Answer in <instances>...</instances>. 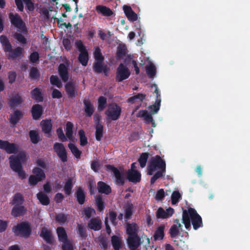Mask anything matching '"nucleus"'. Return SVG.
<instances>
[{"instance_id":"nucleus-1","label":"nucleus","mask_w":250,"mask_h":250,"mask_svg":"<svg viewBox=\"0 0 250 250\" xmlns=\"http://www.w3.org/2000/svg\"><path fill=\"white\" fill-rule=\"evenodd\" d=\"M182 223L184 224L186 229H188L191 227V223L193 229H198L203 226L201 217L193 208H188V210L185 209L183 211Z\"/></svg>"},{"instance_id":"nucleus-2","label":"nucleus","mask_w":250,"mask_h":250,"mask_svg":"<svg viewBox=\"0 0 250 250\" xmlns=\"http://www.w3.org/2000/svg\"><path fill=\"white\" fill-rule=\"evenodd\" d=\"M147 169V174L149 175H153L156 170L166 171V162L160 156L157 155L151 158Z\"/></svg>"},{"instance_id":"nucleus-3","label":"nucleus","mask_w":250,"mask_h":250,"mask_svg":"<svg viewBox=\"0 0 250 250\" xmlns=\"http://www.w3.org/2000/svg\"><path fill=\"white\" fill-rule=\"evenodd\" d=\"M12 231L17 236L28 238L31 234L32 229L29 222H21L12 228Z\"/></svg>"},{"instance_id":"nucleus-4","label":"nucleus","mask_w":250,"mask_h":250,"mask_svg":"<svg viewBox=\"0 0 250 250\" xmlns=\"http://www.w3.org/2000/svg\"><path fill=\"white\" fill-rule=\"evenodd\" d=\"M9 159L11 168L14 171H17L22 168V164L26 161V152L20 151L16 156L11 155Z\"/></svg>"},{"instance_id":"nucleus-5","label":"nucleus","mask_w":250,"mask_h":250,"mask_svg":"<svg viewBox=\"0 0 250 250\" xmlns=\"http://www.w3.org/2000/svg\"><path fill=\"white\" fill-rule=\"evenodd\" d=\"M75 46L80 52L78 60L83 66H86L87 65L89 56L88 51L83 45L81 40H79L75 42Z\"/></svg>"},{"instance_id":"nucleus-6","label":"nucleus","mask_w":250,"mask_h":250,"mask_svg":"<svg viewBox=\"0 0 250 250\" xmlns=\"http://www.w3.org/2000/svg\"><path fill=\"white\" fill-rule=\"evenodd\" d=\"M9 18L12 25L18 29V31L24 34L27 33V30L25 23L22 21L21 16L17 13L13 14L10 13L9 14Z\"/></svg>"},{"instance_id":"nucleus-7","label":"nucleus","mask_w":250,"mask_h":250,"mask_svg":"<svg viewBox=\"0 0 250 250\" xmlns=\"http://www.w3.org/2000/svg\"><path fill=\"white\" fill-rule=\"evenodd\" d=\"M122 112L121 106L116 103L109 104L105 114L107 118L112 121L117 120L120 117Z\"/></svg>"},{"instance_id":"nucleus-8","label":"nucleus","mask_w":250,"mask_h":250,"mask_svg":"<svg viewBox=\"0 0 250 250\" xmlns=\"http://www.w3.org/2000/svg\"><path fill=\"white\" fill-rule=\"evenodd\" d=\"M130 72L129 69L123 63H120L117 68L115 80L116 82L119 83L129 78Z\"/></svg>"},{"instance_id":"nucleus-9","label":"nucleus","mask_w":250,"mask_h":250,"mask_svg":"<svg viewBox=\"0 0 250 250\" xmlns=\"http://www.w3.org/2000/svg\"><path fill=\"white\" fill-rule=\"evenodd\" d=\"M105 167L107 170H111L113 172L116 179V184L117 186H123L125 184V178L123 173L121 172L113 165H106Z\"/></svg>"},{"instance_id":"nucleus-10","label":"nucleus","mask_w":250,"mask_h":250,"mask_svg":"<svg viewBox=\"0 0 250 250\" xmlns=\"http://www.w3.org/2000/svg\"><path fill=\"white\" fill-rule=\"evenodd\" d=\"M53 149L62 162L67 161V151L63 144L55 143L53 145Z\"/></svg>"},{"instance_id":"nucleus-11","label":"nucleus","mask_w":250,"mask_h":250,"mask_svg":"<svg viewBox=\"0 0 250 250\" xmlns=\"http://www.w3.org/2000/svg\"><path fill=\"white\" fill-rule=\"evenodd\" d=\"M93 69L96 73H104L105 76H108L110 70L109 67L104 63V60L94 61Z\"/></svg>"},{"instance_id":"nucleus-12","label":"nucleus","mask_w":250,"mask_h":250,"mask_svg":"<svg viewBox=\"0 0 250 250\" xmlns=\"http://www.w3.org/2000/svg\"><path fill=\"white\" fill-rule=\"evenodd\" d=\"M0 148L5 150L8 154L16 153L18 150L17 145L15 143H10L7 141L0 139Z\"/></svg>"},{"instance_id":"nucleus-13","label":"nucleus","mask_w":250,"mask_h":250,"mask_svg":"<svg viewBox=\"0 0 250 250\" xmlns=\"http://www.w3.org/2000/svg\"><path fill=\"white\" fill-rule=\"evenodd\" d=\"M5 52H9L8 55V59L15 60L18 58H21L24 56V49L21 47L18 46L15 49H12V47L11 49L6 51Z\"/></svg>"},{"instance_id":"nucleus-14","label":"nucleus","mask_w":250,"mask_h":250,"mask_svg":"<svg viewBox=\"0 0 250 250\" xmlns=\"http://www.w3.org/2000/svg\"><path fill=\"white\" fill-rule=\"evenodd\" d=\"M64 89L67 97L69 99H73L78 94V89L75 83L72 81L67 82L64 85Z\"/></svg>"},{"instance_id":"nucleus-15","label":"nucleus","mask_w":250,"mask_h":250,"mask_svg":"<svg viewBox=\"0 0 250 250\" xmlns=\"http://www.w3.org/2000/svg\"><path fill=\"white\" fill-rule=\"evenodd\" d=\"M15 2L18 9L21 12H23L24 10L23 2L28 11H33L35 9L34 4L31 0H15Z\"/></svg>"},{"instance_id":"nucleus-16","label":"nucleus","mask_w":250,"mask_h":250,"mask_svg":"<svg viewBox=\"0 0 250 250\" xmlns=\"http://www.w3.org/2000/svg\"><path fill=\"white\" fill-rule=\"evenodd\" d=\"M174 212V209L171 207H169L166 210L160 207L156 211V216L158 219H167L172 216Z\"/></svg>"},{"instance_id":"nucleus-17","label":"nucleus","mask_w":250,"mask_h":250,"mask_svg":"<svg viewBox=\"0 0 250 250\" xmlns=\"http://www.w3.org/2000/svg\"><path fill=\"white\" fill-rule=\"evenodd\" d=\"M141 239L138 235L128 236L127 239L128 246L130 250H136L140 245Z\"/></svg>"},{"instance_id":"nucleus-18","label":"nucleus","mask_w":250,"mask_h":250,"mask_svg":"<svg viewBox=\"0 0 250 250\" xmlns=\"http://www.w3.org/2000/svg\"><path fill=\"white\" fill-rule=\"evenodd\" d=\"M58 71L62 80L64 83L67 82L69 77L68 67L63 63H60Z\"/></svg>"},{"instance_id":"nucleus-19","label":"nucleus","mask_w":250,"mask_h":250,"mask_svg":"<svg viewBox=\"0 0 250 250\" xmlns=\"http://www.w3.org/2000/svg\"><path fill=\"white\" fill-rule=\"evenodd\" d=\"M127 178L129 182L137 183L141 180V174L137 170L129 169L127 173Z\"/></svg>"},{"instance_id":"nucleus-20","label":"nucleus","mask_w":250,"mask_h":250,"mask_svg":"<svg viewBox=\"0 0 250 250\" xmlns=\"http://www.w3.org/2000/svg\"><path fill=\"white\" fill-rule=\"evenodd\" d=\"M102 223L99 217L91 218L87 224L89 229L94 231H98L102 229Z\"/></svg>"},{"instance_id":"nucleus-21","label":"nucleus","mask_w":250,"mask_h":250,"mask_svg":"<svg viewBox=\"0 0 250 250\" xmlns=\"http://www.w3.org/2000/svg\"><path fill=\"white\" fill-rule=\"evenodd\" d=\"M151 115L152 114L151 113L149 114L146 110H142L139 111L137 116L139 117H143L146 124H149L151 123L152 126L154 127L156 126V124Z\"/></svg>"},{"instance_id":"nucleus-22","label":"nucleus","mask_w":250,"mask_h":250,"mask_svg":"<svg viewBox=\"0 0 250 250\" xmlns=\"http://www.w3.org/2000/svg\"><path fill=\"white\" fill-rule=\"evenodd\" d=\"M125 210V220L127 221L131 218L134 213V206L130 200L126 202V204L124 207Z\"/></svg>"},{"instance_id":"nucleus-23","label":"nucleus","mask_w":250,"mask_h":250,"mask_svg":"<svg viewBox=\"0 0 250 250\" xmlns=\"http://www.w3.org/2000/svg\"><path fill=\"white\" fill-rule=\"evenodd\" d=\"M31 111L33 119L35 120H38L41 118L43 110L42 105L35 104L32 107Z\"/></svg>"},{"instance_id":"nucleus-24","label":"nucleus","mask_w":250,"mask_h":250,"mask_svg":"<svg viewBox=\"0 0 250 250\" xmlns=\"http://www.w3.org/2000/svg\"><path fill=\"white\" fill-rule=\"evenodd\" d=\"M75 197L78 203L82 205L85 201L86 193L82 187H79L75 193Z\"/></svg>"},{"instance_id":"nucleus-25","label":"nucleus","mask_w":250,"mask_h":250,"mask_svg":"<svg viewBox=\"0 0 250 250\" xmlns=\"http://www.w3.org/2000/svg\"><path fill=\"white\" fill-rule=\"evenodd\" d=\"M41 125L42 132L47 137H49L51 136L50 133L52 128L51 120L50 119L42 120L41 122Z\"/></svg>"},{"instance_id":"nucleus-26","label":"nucleus","mask_w":250,"mask_h":250,"mask_svg":"<svg viewBox=\"0 0 250 250\" xmlns=\"http://www.w3.org/2000/svg\"><path fill=\"white\" fill-rule=\"evenodd\" d=\"M84 107L83 110L86 116L90 117L94 112V106L89 99H84L83 101Z\"/></svg>"},{"instance_id":"nucleus-27","label":"nucleus","mask_w":250,"mask_h":250,"mask_svg":"<svg viewBox=\"0 0 250 250\" xmlns=\"http://www.w3.org/2000/svg\"><path fill=\"white\" fill-rule=\"evenodd\" d=\"M174 223L176 224H173L170 228L169 233L171 237L174 238L177 236L179 233V229L182 230V225L177 219L174 220Z\"/></svg>"},{"instance_id":"nucleus-28","label":"nucleus","mask_w":250,"mask_h":250,"mask_svg":"<svg viewBox=\"0 0 250 250\" xmlns=\"http://www.w3.org/2000/svg\"><path fill=\"white\" fill-rule=\"evenodd\" d=\"M26 211V208L22 205L14 206L11 210V215L14 217L22 216Z\"/></svg>"},{"instance_id":"nucleus-29","label":"nucleus","mask_w":250,"mask_h":250,"mask_svg":"<svg viewBox=\"0 0 250 250\" xmlns=\"http://www.w3.org/2000/svg\"><path fill=\"white\" fill-rule=\"evenodd\" d=\"M40 236L42 237L47 243L51 244L53 243V239L52 237L51 232L50 230L46 228L45 227H43L42 229Z\"/></svg>"},{"instance_id":"nucleus-30","label":"nucleus","mask_w":250,"mask_h":250,"mask_svg":"<svg viewBox=\"0 0 250 250\" xmlns=\"http://www.w3.org/2000/svg\"><path fill=\"white\" fill-rule=\"evenodd\" d=\"M31 98L37 102H42L43 101L42 90L39 87H36L31 91Z\"/></svg>"},{"instance_id":"nucleus-31","label":"nucleus","mask_w":250,"mask_h":250,"mask_svg":"<svg viewBox=\"0 0 250 250\" xmlns=\"http://www.w3.org/2000/svg\"><path fill=\"white\" fill-rule=\"evenodd\" d=\"M23 116L22 112L20 110H16L14 113L10 115L9 122L13 126L19 122Z\"/></svg>"},{"instance_id":"nucleus-32","label":"nucleus","mask_w":250,"mask_h":250,"mask_svg":"<svg viewBox=\"0 0 250 250\" xmlns=\"http://www.w3.org/2000/svg\"><path fill=\"white\" fill-rule=\"evenodd\" d=\"M138 227L136 223H126V232L128 236L138 235Z\"/></svg>"},{"instance_id":"nucleus-33","label":"nucleus","mask_w":250,"mask_h":250,"mask_svg":"<svg viewBox=\"0 0 250 250\" xmlns=\"http://www.w3.org/2000/svg\"><path fill=\"white\" fill-rule=\"evenodd\" d=\"M96 10L98 13L105 17H110L113 14V12L109 8L103 5H97L96 7Z\"/></svg>"},{"instance_id":"nucleus-34","label":"nucleus","mask_w":250,"mask_h":250,"mask_svg":"<svg viewBox=\"0 0 250 250\" xmlns=\"http://www.w3.org/2000/svg\"><path fill=\"white\" fill-rule=\"evenodd\" d=\"M99 192L108 195L111 192V188L109 186L104 182L99 181L97 183Z\"/></svg>"},{"instance_id":"nucleus-35","label":"nucleus","mask_w":250,"mask_h":250,"mask_svg":"<svg viewBox=\"0 0 250 250\" xmlns=\"http://www.w3.org/2000/svg\"><path fill=\"white\" fill-rule=\"evenodd\" d=\"M23 100L18 94L12 96L9 100V105L11 108H15L20 105Z\"/></svg>"},{"instance_id":"nucleus-36","label":"nucleus","mask_w":250,"mask_h":250,"mask_svg":"<svg viewBox=\"0 0 250 250\" xmlns=\"http://www.w3.org/2000/svg\"><path fill=\"white\" fill-rule=\"evenodd\" d=\"M56 232L60 242H65L68 240L66 232L64 228L62 227L57 228Z\"/></svg>"},{"instance_id":"nucleus-37","label":"nucleus","mask_w":250,"mask_h":250,"mask_svg":"<svg viewBox=\"0 0 250 250\" xmlns=\"http://www.w3.org/2000/svg\"><path fill=\"white\" fill-rule=\"evenodd\" d=\"M111 242L114 250H120L122 247V242L121 238L117 235H113L111 238Z\"/></svg>"},{"instance_id":"nucleus-38","label":"nucleus","mask_w":250,"mask_h":250,"mask_svg":"<svg viewBox=\"0 0 250 250\" xmlns=\"http://www.w3.org/2000/svg\"><path fill=\"white\" fill-rule=\"evenodd\" d=\"M0 42L3 47V50L5 52L6 51H8V50L11 49L12 47V45L9 42L7 36L5 35H1L0 37Z\"/></svg>"},{"instance_id":"nucleus-39","label":"nucleus","mask_w":250,"mask_h":250,"mask_svg":"<svg viewBox=\"0 0 250 250\" xmlns=\"http://www.w3.org/2000/svg\"><path fill=\"white\" fill-rule=\"evenodd\" d=\"M165 226L161 225L158 227L157 229L155 230L154 232V234L153 235L154 238L155 240H161L163 239L165 233H164V229H165Z\"/></svg>"},{"instance_id":"nucleus-40","label":"nucleus","mask_w":250,"mask_h":250,"mask_svg":"<svg viewBox=\"0 0 250 250\" xmlns=\"http://www.w3.org/2000/svg\"><path fill=\"white\" fill-rule=\"evenodd\" d=\"M37 197L42 205L47 206L50 203L49 197L42 192L37 193Z\"/></svg>"},{"instance_id":"nucleus-41","label":"nucleus","mask_w":250,"mask_h":250,"mask_svg":"<svg viewBox=\"0 0 250 250\" xmlns=\"http://www.w3.org/2000/svg\"><path fill=\"white\" fill-rule=\"evenodd\" d=\"M146 74L149 78L152 79L156 76V68L153 63H151L149 65L146 66Z\"/></svg>"},{"instance_id":"nucleus-42","label":"nucleus","mask_w":250,"mask_h":250,"mask_svg":"<svg viewBox=\"0 0 250 250\" xmlns=\"http://www.w3.org/2000/svg\"><path fill=\"white\" fill-rule=\"evenodd\" d=\"M161 105V101L159 99L155 100V103L152 105L148 106L150 113L151 114H155L158 112L160 109Z\"/></svg>"},{"instance_id":"nucleus-43","label":"nucleus","mask_w":250,"mask_h":250,"mask_svg":"<svg viewBox=\"0 0 250 250\" xmlns=\"http://www.w3.org/2000/svg\"><path fill=\"white\" fill-rule=\"evenodd\" d=\"M24 201L22 195L20 193H16L12 200V204L15 206L22 205Z\"/></svg>"},{"instance_id":"nucleus-44","label":"nucleus","mask_w":250,"mask_h":250,"mask_svg":"<svg viewBox=\"0 0 250 250\" xmlns=\"http://www.w3.org/2000/svg\"><path fill=\"white\" fill-rule=\"evenodd\" d=\"M149 154L148 152L142 153L140 154L138 161L142 168H144L146 167L147 161L149 157Z\"/></svg>"},{"instance_id":"nucleus-45","label":"nucleus","mask_w":250,"mask_h":250,"mask_svg":"<svg viewBox=\"0 0 250 250\" xmlns=\"http://www.w3.org/2000/svg\"><path fill=\"white\" fill-rule=\"evenodd\" d=\"M95 138L97 141H100L103 136L104 127L102 124H98L95 126Z\"/></svg>"},{"instance_id":"nucleus-46","label":"nucleus","mask_w":250,"mask_h":250,"mask_svg":"<svg viewBox=\"0 0 250 250\" xmlns=\"http://www.w3.org/2000/svg\"><path fill=\"white\" fill-rule=\"evenodd\" d=\"M29 136L31 142L34 144H37L40 141L39 133L36 130H30L29 132Z\"/></svg>"},{"instance_id":"nucleus-47","label":"nucleus","mask_w":250,"mask_h":250,"mask_svg":"<svg viewBox=\"0 0 250 250\" xmlns=\"http://www.w3.org/2000/svg\"><path fill=\"white\" fill-rule=\"evenodd\" d=\"M107 99L104 96H100L98 99V110L99 111H103L106 107Z\"/></svg>"},{"instance_id":"nucleus-48","label":"nucleus","mask_w":250,"mask_h":250,"mask_svg":"<svg viewBox=\"0 0 250 250\" xmlns=\"http://www.w3.org/2000/svg\"><path fill=\"white\" fill-rule=\"evenodd\" d=\"M68 146L74 156L76 158L80 159L82 154V151H80L73 144L69 143L68 145Z\"/></svg>"},{"instance_id":"nucleus-49","label":"nucleus","mask_w":250,"mask_h":250,"mask_svg":"<svg viewBox=\"0 0 250 250\" xmlns=\"http://www.w3.org/2000/svg\"><path fill=\"white\" fill-rule=\"evenodd\" d=\"M146 95L142 93H138L127 99V102L130 104H134L137 100L142 102L146 98Z\"/></svg>"},{"instance_id":"nucleus-50","label":"nucleus","mask_w":250,"mask_h":250,"mask_svg":"<svg viewBox=\"0 0 250 250\" xmlns=\"http://www.w3.org/2000/svg\"><path fill=\"white\" fill-rule=\"evenodd\" d=\"M95 201L98 210L100 212L103 211L105 207L102 196L100 195H97Z\"/></svg>"},{"instance_id":"nucleus-51","label":"nucleus","mask_w":250,"mask_h":250,"mask_svg":"<svg viewBox=\"0 0 250 250\" xmlns=\"http://www.w3.org/2000/svg\"><path fill=\"white\" fill-rule=\"evenodd\" d=\"M50 82L52 85H55L59 88L62 87V84L61 80L57 75H51L50 77Z\"/></svg>"},{"instance_id":"nucleus-52","label":"nucleus","mask_w":250,"mask_h":250,"mask_svg":"<svg viewBox=\"0 0 250 250\" xmlns=\"http://www.w3.org/2000/svg\"><path fill=\"white\" fill-rule=\"evenodd\" d=\"M78 134L80 138V145L83 146H86L88 143V141L85 136L84 131L83 129H80L78 132Z\"/></svg>"},{"instance_id":"nucleus-53","label":"nucleus","mask_w":250,"mask_h":250,"mask_svg":"<svg viewBox=\"0 0 250 250\" xmlns=\"http://www.w3.org/2000/svg\"><path fill=\"white\" fill-rule=\"evenodd\" d=\"M73 186L72 179L68 178L64 186V190L66 195H69L71 193Z\"/></svg>"},{"instance_id":"nucleus-54","label":"nucleus","mask_w":250,"mask_h":250,"mask_svg":"<svg viewBox=\"0 0 250 250\" xmlns=\"http://www.w3.org/2000/svg\"><path fill=\"white\" fill-rule=\"evenodd\" d=\"M77 233L82 239H85L87 237L86 230L82 224H77Z\"/></svg>"},{"instance_id":"nucleus-55","label":"nucleus","mask_w":250,"mask_h":250,"mask_svg":"<svg viewBox=\"0 0 250 250\" xmlns=\"http://www.w3.org/2000/svg\"><path fill=\"white\" fill-rule=\"evenodd\" d=\"M125 54V47L124 45H120L117 50L116 59L117 60H121Z\"/></svg>"},{"instance_id":"nucleus-56","label":"nucleus","mask_w":250,"mask_h":250,"mask_svg":"<svg viewBox=\"0 0 250 250\" xmlns=\"http://www.w3.org/2000/svg\"><path fill=\"white\" fill-rule=\"evenodd\" d=\"M33 173L34 174V176H36L39 178H41L42 181L45 179V175L43 170L38 167H35L32 170Z\"/></svg>"},{"instance_id":"nucleus-57","label":"nucleus","mask_w":250,"mask_h":250,"mask_svg":"<svg viewBox=\"0 0 250 250\" xmlns=\"http://www.w3.org/2000/svg\"><path fill=\"white\" fill-rule=\"evenodd\" d=\"M29 76L32 80H37L40 77V73L35 67H32L30 69Z\"/></svg>"},{"instance_id":"nucleus-58","label":"nucleus","mask_w":250,"mask_h":250,"mask_svg":"<svg viewBox=\"0 0 250 250\" xmlns=\"http://www.w3.org/2000/svg\"><path fill=\"white\" fill-rule=\"evenodd\" d=\"M182 198V196L179 191H174L172 192L171 196V203L175 205L178 203Z\"/></svg>"},{"instance_id":"nucleus-59","label":"nucleus","mask_w":250,"mask_h":250,"mask_svg":"<svg viewBox=\"0 0 250 250\" xmlns=\"http://www.w3.org/2000/svg\"><path fill=\"white\" fill-rule=\"evenodd\" d=\"M95 61L104 60V57L102 55L101 50L99 47L95 48L93 52Z\"/></svg>"},{"instance_id":"nucleus-60","label":"nucleus","mask_w":250,"mask_h":250,"mask_svg":"<svg viewBox=\"0 0 250 250\" xmlns=\"http://www.w3.org/2000/svg\"><path fill=\"white\" fill-rule=\"evenodd\" d=\"M166 172V171H163V170L157 171L151 178L150 184L153 185L158 179L162 177Z\"/></svg>"},{"instance_id":"nucleus-61","label":"nucleus","mask_w":250,"mask_h":250,"mask_svg":"<svg viewBox=\"0 0 250 250\" xmlns=\"http://www.w3.org/2000/svg\"><path fill=\"white\" fill-rule=\"evenodd\" d=\"M55 220L60 224H64L67 221V215L63 213H59L56 215Z\"/></svg>"},{"instance_id":"nucleus-62","label":"nucleus","mask_w":250,"mask_h":250,"mask_svg":"<svg viewBox=\"0 0 250 250\" xmlns=\"http://www.w3.org/2000/svg\"><path fill=\"white\" fill-rule=\"evenodd\" d=\"M14 37L15 39L17 40L19 42L23 45L27 44V42L25 37L21 33H15Z\"/></svg>"},{"instance_id":"nucleus-63","label":"nucleus","mask_w":250,"mask_h":250,"mask_svg":"<svg viewBox=\"0 0 250 250\" xmlns=\"http://www.w3.org/2000/svg\"><path fill=\"white\" fill-rule=\"evenodd\" d=\"M56 133L57 134V136L59 138V139L62 141V142H64L66 141V138L63 133V131L62 130V127H59L57 129Z\"/></svg>"},{"instance_id":"nucleus-64","label":"nucleus","mask_w":250,"mask_h":250,"mask_svg":"<svg viewBox=\"0 0 250 250\" xmlns=\"http://www.w3.org/2000/svg\"><path fill=\"white\" fill-rule=\"evenodd\" d=\"M62 243H63L62 246V250H73L72 244L70 240H67L66 241Z\"/></svg>"}]
</instances>
